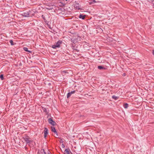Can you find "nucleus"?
Wrapping results in <instances>:
<instances>
[{
	"label": "nucleus",
	"mask_w": 154,
	"mask_h": 154,
	"mask_svg": "<svg viewBox=\"0 0 154 154\" xmlns=\"http://www.w3.org/2000/svg\"><path fill=\"white\" fill-rule=\"evenodd\" d=\"M62 43V41L61 40H59L54 45H52V48L54 49H56L57 48H60V45Z\"/></svg>",
	"instance_id": "nucleus-1"
},
{
	"label": "nucleus",
	"mask_w": 154,
	"mask_h": 154,
	"mask_svg": "<svg viewBox=\"0 0 154 154\" xmlns=\"http://www.w3.org/2000/svg\"><path fill=\"white\" fill-rule=\"evenodd\" d=\"M23 138L24 141L26 142L27 144L30 143L31 140H30V138L29 136L26 135L23 137Z\"/></svg>",
	"instance_id": "nucleus-2"
},
{
	"label": "nucleus",
	"mask_w": 154,
	"mask_h": 154,
	"mask_svg": "<svg viewBox=\"0 0 154 154\" xmlns=\"http://www.w3.org/2000/svg\"><path fill=\"white\" fill-rule=\"evenodd\" d=\"M48 121L49 123L53 126H54L56 124V122L53 121L51 118L48 119Z\"/></svg>",
	"instance_id": "nucleus-3"
},
{
	"label": "nucleus",
	"mask_w": 154,
	"mask_h": 154,
	"mask_svg": "<svg viewBox=\"0 0 154 154\" xmlns=\"http://www.w3.org/2000/svg\"><path fill=\"white\" fill-rule=\"evenodd\" d=\"M30 13L29 12H23L21 15L24 17H29L30 16Z\"/></svg>",
	"instance_id": "nucleus-4"
},
{
	"label": "nucleus",
	"mask_w": 154,
	"mask_h": 154,
	"mask_svg": "<svg viewBox=\"0 0 154 154\" xmlns=\"http://www.w3.org/2000/svg\"><path fill=\"white\" fill-rule=\"evenodd\" d=\"M48 133V130L47 128H45L44 130V137L46 138L47 137V135Z\"/></svg>",
	"instance_id": "nucleus-5"
},
{
	"label": "nucleus",
	"mask_w": 154,
	"mask_h": 154,
	"mask_svg": "<svg viewBox=\"0 0 154 154\" xmlns=\"http://www.w3.org/2000/svg\"><path fill=\"white\" fill-rule=\"evenodd\" d=\"M74 39H75L76 41H77V42L78 41H80L81 38L80 36L77 35L75 36L74 37Z\"/></svg>",
	"instance_id": "nucleus-6"
},
{
	"label": "nucleus",
	"mask_w": 154,
	"mask_h": 154,
	"mask_svg": "<svg viewBox=\"0 0 154 154\" xmlns=\"http://www.w3.org/2000/svg\"><path fill=\"white\" fill-rule=\"evenodd\" d=\"M51 130L52 132H53L55 134H56L57 136V134L55 128L54 127H51Z\"/></svg>",
	"instance_id": "nucleus-7"
},
{
	"label": "nucleus",
	"mask_w": 154,
	"mask_h": 154,
	"mask_svg": "<svg viewBox=\"0 0 154 154\" xmlns=\"http://www.w3.org/2000/svg\"><path fill=\"white\" fill-rule=\"evenodd\" d=\"M85 15H83V14H80L79 16V18L80 19H82L83 20H84L85 18Z\"/></svg>",
	"instance_id": "nucleus-8"
},
{
	"label": "nucleus",
	"mask_w": 154,
	"mask_h": 154,
	"mask_svg": "<svg viewBox=\"0 0 154 154\" xmlns=\"http://www.w3.org/2000/svg\"><path fill=\"white\" fill-rule=\"evenodd\" d=\"M69 149H66L65 150L64 154H69Z\"/></svg>",
	"instance_id": "nucleus-9"
},
{
	"label": "nucleus",
	"mask_w": 154,
	"mask_h": 154,
	"mask_svg": "<svg viewBox=\"0 0 154 154\" xmlns=\"http://www.w3.org/2000/svg\"><path fill=\"white\" fill-rule=\"evenodd\" d=\"M97 68L98 69H106V68L105 67H103L102 66H98Z\"/></svg>",
	"instance_id": "nucleus-10"
},
{
	"label": "nucleus",
	"mask_w": 154,
	"mask_h": 154,
	"mask_svg": "<svg viewBox=\"0 0 154 154\" xmlns=\"http://www.w3.org/2000/svg\"><path fill=\"white\" fill-rule=\"evenodd\" d=\"M23 49H24V50L28 52L29 53L31 52V51L28 50V48H27L24 47V48Z\"/></svg>",
	"instance_id": "nucleus-11"
},
{
	"label": "nucleus",
	"mask_w": 154,
	"mask_h": 154,
	"mask_svg": "<svg viewBox=\"0 0 154 154\" xmlns=\"http://www.w3.org/2000/svg\"><path fill=\"white\" fill-rule=\"evenodd\" d=\"M71 41L73 43H75L77 42V41H76L75 39H74V37H73V38L71 39Z\"/></svg>",
	"instance_id": "nucleus-12"
},
{
	"label": "nucleus",
	"mask_w": 154,
	"mask_h": 154,
	"mask_svg": "<svg viewBox=\"0 0 154 154\" xmlns=\"http://www.w3.org/2000/svg\"><path fill=\"white\" fill-rule=\"evenodd\" d=\"M128 105L127 103H125L124 105V107L126 109L128 107Z\"/></svg>",
	"instance_id": "nucleus-13"
},
{
	"label": "nucleus",
	"mask_w": 154,
	"mask_h": 154,
	"mask_svg": "<svg viewBox=\"0 0 154 154\" xmlns=\"http://www.w3.org/2000/svg\"><path fill=\"white\" fill-rule=\"evenodd\" d=\"M42 17L43 18V19H44L45 23H48V21L45 19V17L43 15H42Z\"/></svg>",
	"instance_id": "nucleus-14"
},
{
	"label": "nucleus",
	"mask_w": 154,
	"mask_h": 154,
	"mask_svg": "<svg viewBox=\"0 0 154 154\" xmlns=\"http://www.w3.org/2000/svg\"><path fill=\"white\" fill-rule=\"evenodd\" d=\"M96 2V1L95 0H91L89 3L91 4Z\"/></svg>",
	"instance_id": "nucleus-15"
},
{
	"label": "nucleus",
	"mask_w": 154,
	"mask_h": 154,
	"mask_svg": "<svg viewBox=\"0 0 154 154\" xmlns=\"http://www.w3.org/2000/svg\"><path fill=\"white\" fill-rule=\"evenodd\" d=\"M112 98L113 99H115V100H117L118 99V97H116V96L114 95L112 96Z\"/></svg>",
	"instance_id": "nucleus-16"
},
{
	"label": "nucleus",
	"mask_w": 154,
	"mask_h": 154,
	"mask_svg": "<svg viewBox=\"0 0 154 154\" xmlns=\"http://www.w3.org/2000/svg\"><path fill=\"white\" fill-rule=\"evenodd\" d=\"M71 94L70 93V92H69L68 93L67 95V98H69L71 96Z\"/></svg>",
	"instance_id": "nucleus-17"
},
{
	"label": "nucleus",
	"mask_w": 154,
	"mask_h": 154,
	"mask_svg": "<svg viewBox=\"0 0 154 154\" xmlns=\"http://www.w3.org/2000/svg\"><path fill=\"white\" fill-rule=\"evenodd\" d=\"M0 78L2 80L4 79V76L3 74H1L0 75Z\"/></svg>",
	"instance_id": "nucleus-18"
},
{
	"label": "nucleus",
	"mask_w": 154,
	"mask_h": 154,
	"mask_svg": "<svg viewBox=\"0 0 154 154\" xmlns=\"http://www.w3.org/2000/svg\"><path fill=\"white\" fill-rule=\"evenodd\" d=\"M9 42L12 45H14V42L12 40H10Z\"/></svg>",
	"instance_id": "nucleus-19"
},
{
	"label": "nucleus",
	"mask_w": 154,
	"mask_h": 154,
	"mask_svg": "<svg viewBox=\"0 0 154 154\" xmlns=\"http://www.w3.org/2000/svg\"><path fill=\"white\" fill-rule=\"evenodd\" d=\"M74 7L75 8H76V9H77L78 10L80 9V8H79V6H76L75 5Z\"/></svg>",
	"instance_id": "nucleus-20"
},
{
	"label": "nucleus",
	"mask_w": 154,
	"mask_h": 154,
	"mask_svg": "<svg viewBox=\"0 0 154 154\" xmlns=\"http://www.w3.org/2000/svg\"><path fill=\"white\" fill-rule=\"evenodd\" d=\"M75 92V91H71L70 92H69L72 95V94H74Z\"/></svg>",
	"instance_id": "nucleus-21"
},
{
	"label": "nucleus",
	"mask_w": 154,
	"mask_h": 154,
	"mask_svg": "<svg viewBox=\"0 0 154 154\" xmlns=\"http://www.w3.org/2000/svg\"><path fill=\"white\" fill-rule=\"evenodd\" d=\"M152 54H153V56H154V50H152Z\"/></svg>",
	"instance_id": "nucleus-22"
},
{
	"label": "nucleus",
	"mask_w": 154,
	"mask_h": 154,
	"mask_svg": "<svg viewBox=\"0 0 154 154\" xmlns=\"http://www.w3.org/2000/svg\"><path fill=\"white\" fill-rule=\"evenodd\" d=\"M62 147L63 148H64L65 147V146L64 145L63 143L62 144Z\"/></svg>",
	"instance_id": "nucleus-23"
},
{
	"label": "nucleus",
	"mask_w": 154,
	"mask_h": 154,
	"mask_svg": "<svg viewBox=\"0 0 154 154\" xmlns=\"http://www.w3.org/2000/svg\"><path fill=\"white\" fill-rule=\"evenodd\" d=\"M57 135L56 134V136H55V137H57Z\"/></svg>",
	"instance_id": "nucleus-24"
}]
</instances>
